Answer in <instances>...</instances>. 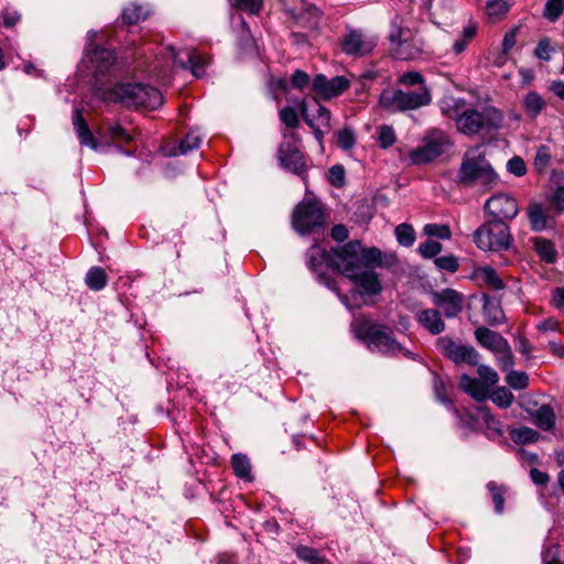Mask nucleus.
Listing matches in <instances>:
<instances>
[{
	"label": "nucleus",
	"mask_w": 564,
	"mask_h": 564,
	"mask_svg": "<svg viewBox=\"0 0 564 564\" xmlns=\"http://www.w3.org/2000/svg\"><path fill=\"white\" fill-rule=\"evenodd\" d=\"M85 282L90 290L100 291L107 285L108 275L102 268L93 267L86 273Z\"/></svg>",
	"instance_id": "27"
},
{
	"label": "nucleus",
	"mask_w": 564,
	"mask_h": 564,
	"mask_svg": "<svg viewBox=\"0 0 564 564\" xmlns=\"http://www.w3.org/2000/svg\"><path fill=\"white\" fill-rule=\"evenodd\" d=\"M551 46L547 39L540 40L535 50L534 55L543 61H550L551 59Z\"/></svg>",
	"instance_id": "59"
},
{
	"label": "nucleus",
	"mask_w": 564,
	"mask_h": 564,
	"mask_svg": "<svg viewBox=\"0 0 564 564\" xmlns=\"http://www.w3.org/2000/svg\"><path fill=\"white\" fill-rule=\"evenodd\" d=\"M355 336L367 343L380 352L395 354L401 350L400 344L394 339L393 332L387 326H381L368 319L356 321L351 324Z\"/></svg>",
	"instance_id": "5"
},
{
	"label": "nucleus",
	"mask_w": 564,
	"mask_h": 564,
	"mask_svg": "<svg viewBox=\"0 0 564 564\" xmlns=\"http://www.w3.org/2000/svg\"><path fill=\"white\" fill-rule=\"evenodd\" d=\"M231 466L232 469L239 478L249 479L250 478V462L246 455L235 454L231 457Z\"/></svg>",
	"instance_id": "33"
},
{
	"label": "nucleus",
	"mask_w": 564,
	"mask_h": 564,
	"mask_svg": "<svg viewBox=\"0 0 564 564\" xmlns=\"http://www.w3.org/2000/svg\"><path fill=\"white\" fill-rule=\"evenodd\" d=\"M202 142L200 137L194 132H188L185 138L180 142L177 148L172 149L169 152V155H183L187 154L188 152H192L193 150L197 149Z\"/></svg>",
	"instance_id": "28"
},
{
	"label": "nucleus",
	"mask_w": 564,
	"mask_h": 564,
	"mask_svg": "<svg viewBox=\"0 0 564 564\" xmlns=\"http://www.w3.org/2000/svg\"><path fill=\"white\" fill-rule=\"evenodd\" d=\"M530 226L534 231H542L553 225V219L540 204H531L528 208Z\"/></svg>",
	"instance_id": "23"
},
{
	"label": "nucleus",
	"mask_w": 564,
	"mask_h": 564,
	"mask_svg": "<svg viewBox=\"0 0 564 564\" xmlns=\"http://www.w3.org/2000/svg\"><path fill=\"white\" fill-rule=\"evenodd\" d=\"M474 242L482 251L502 252L512 247L513 238L506 221L489 220L474 232Z\"/></svg>",
	"instance_id": "4"
},
{
	"label": "nucleus",
	"mask_w": 564,
	"mask_h": 564,
	"mask_svg": "<svg viewBox=\"0 0 564 564\" xmlns=\"http://www.w3.org/2000/svg\"><path fill=\"white\" fill-rule=\"evenodd\" d=\"M107 131L111 139L117 141L128 142L131 140V135L127 132L119 123H109Z\"/></svg>",
	"instance_id": "54"
},
{
	"label": "nucleus",
	"mask_w": 564,
	"mask_h": 564,
	"mask_svg": "<svg viewBox=\"0 0 564 564\" xmlns=\"http://www.w3.org/2000/svg\"><path fill=\"white\" fill-rule=\"evenodd\" d=\"M416 319L433 335H438L445 330V323L441 317V313L435 308L420 311L416 314Z\"/></svg>",
	"instance_id": "21"
},
{
	"label": "nucleus",
	"mask_w": 564,
	"mask_h": 564,
	"mask_svg": "<svg viewBox=\"0 0 564 564\" xmlns=\"http://www.w3.org/2000/svg\"><path fill=\"white\" fill-rule=\"evenodd\" d=\"M456 181L463 187L488 192L498 184L499 176L487 160L482 148L477 145L464 153Z\"/></svg>",
	"instance_id": "2"
},
{
	"label": "nucleus",
	"mask_w": 564,
	"mask_h": 564,
	"mask_svg": "<svg viewBox=\"0 0 564 564\" xmlns=\"http://www.w3.org/2000/svg\"><path fill=\"white\" fill-rule=\"evenodd\" d=\"M73 126L79 143L85 147H89L94 150L97 149V141L90 131L86 119L83 116L80 109H76L73 113Z\"/></svg>",
	"instance_id": "19"
},
{
	"label": "nucleus",
	"mask_w": 564,
	"mask_h": 564,
	"mask_svg": "<svg viewBox=\"0 0 564 564\" xmlns=\"http://www.w3.org/2000/svg\"><path fill=\"white\" fill-rule=\"evenodd\" d=\"M475 278L486 284L491 290L500 291L505 289V283L501 276L491 267H479L475 270Z\"/></svg>",
	"instance_id": "25"
},
{
	"label": "nucleus",
	"mask_w": 564,
	"mask_h": 564,
	"mask_svg": "<svg viewBox=\"0 0 564 564\" xmlns=\"http://www.w3.org/2000/svg\"><path fill=\"white\" fill-rule=\"evenodd\" d=\"M479 414L481 420L487 426V435L489 438H497L503 434L502 425L487 408H479Z\"/></svg>",
	"instance_id": "29"
},
{
	"label": "nucleus",
	"mask_w": 564,
	"mask_h": 564,
	"mask_svg": "<svg viewBox=\"0 0 564 564\" xmlns=\"http://www.w3.org/2000/svg\"><path fill=\"white\" fill-rule=\"evenodd\" d=\"M534 419H535L536 425L544 431H550L551 429H553V426L555 424L554 411L547 404L541 405L536 410Z\"/></svg>",
	"instance_id": "31"
},
{
	"label": "nucleus",
	"mask_w": 564,
	"mask_h": 564,
	"mask_svg": "<svg viewBox=\"0 0 564 564\" xmlns=\"http://www.w3.org/2000/svg\"><path fill=\"white\" fill-rule=\"evenodd\" d=\"M398 83L403 86H426L424 77L419 72H408L402 74Z\"/></svg>",
	"instance_id": "49"
},
{
	"label": "nucleus",
	"mask_w": 564,
	"mask_h": 564,
	"mask_svg": "<svg viewBox=\"0 0 564 564\" xmlns=\"http://www.w3.org/2000/svg\"><path fill=\"white\" fill-rule=\"evenodd\" d=\"M452 142L445 132L438 129L429 131L422 144L410 152L412 164H426L449 150Z\"/></svg>",
	"instance_id": "8"
},
{
	"label": "nucleus",
	"mask_w": 564,
	"mask_h": 564,
	"mask_svg": "<svg viewBox=\"0 0 564 564\" xmlns=\"http://www.w3.org/2000/svg\"><path fill=\"white\" fill-rule=\"evenodd\" d=\"M83 63L91 75L99 77L109 74L115 66L116 55L112 50L88 44L85 48Z\"/></svg>",
	"instance_id": "11"
},
{
	"label": "nucleus",
	"mask_w": 564,
	"mask_h": 564,
	"mask_svg": "<svg viewBox=\"0 0 564 564\" xmlns=\"http://www.w3.org/2000/svg\"><path fill=\"white\" fill-rule=\"evenodd\" d=\"M433 303L440 307L447 318H454L463 311L464 296L453 289H444L432 293Z\"/></svg>",
	"instance_id": "15"
},
{
	"label": "nucleus",
	"mask_w": 564,
	"mask_h": 564,
	"mask_svg": "<svg viewBox=\"0 0 564 564\" xmlns=\"http://www.w3.org/2000/svg\"><path fill=\"white\" fill-rule=\"evenodd\" d=\"M496 354H499L498 365L500 369L507 370L513 366V356L510 350V346L506 350H497Z\"/></svg>",
	"instance_id": "58"
},
{
	"label": "nucleus",
	"mask_w": 564,
	"mask_h": 564,
	"mask_svg": "<svg viewBox=\"0 0 564 564\" xmlns=\"http://www.w3.org/2000/svg\"><path fill=\"white\" fill-rule=\"evenodd\" d=\"M295 553L299 558L308 564H324V558L318 551L308 546H297Z\"/></svg>",
	"instance_id": "41"
},
{
	"label": "nucleus",
	"mask_w": 564,
	"mask_h": 564,
	"mask_svg": "<svg viewBox=\"0 0 564 564\" xmlns=\"http://www.w3.org/2000/svg\"><path fill=\"white\" fill-rule=\"evenodd\" d=\"M485 209L494 217L492 220L513 219L519 213L517 200L506 193H498L487 199Z\"/></svg>",
	"instance_id": "12"
},
{
	"label": "nucleus",
	"mask_w": 564,
	"mask_h": 564,
	"mask_svg": "<svg viewBox=\"0 0 564 564\" xmlns=\"http://www.w3.org/2000/svg\"><path fill=\"white\" fill-rule=\"evenodd\" d=\"M477 372L480 377V381L484 382L487 388L489 389L490 387L495 386L498 383L499 381V376L498 373L489 366H486V365H479L478 366V369H477Z\"/></svg>",
	"instance_id": "47"
},
{
	"label": "nucleus",
	"mask_w": 564,
	"mask_h": 564,
	"mask_svg": "<svg viewBox=\"0 0 564 564\" xmlns=\"http://www.w3.org/2000/svg\"><path fill=\"white\" fill-rule=\"evenodd\" d=\"M486 118L485 116L474 109H468L464 111L457 118V128L460 132L465 134H476L480 131V129L485 126Z\"/></svg>",
	"instance_id": "17"
},
{
	"label": "nucleus",
	"mask_w": 564,
	"mask_h": 564,
	"mask_svg": "<svg viewBox=\"0 0 564 564\" xmlns=\"http://www.w3.org/2000/svg\"><path fill=\"white\" fill-rule=\"evenodd\" d=\"M325 215L319 202L304 199L299 203L292 214V226L300 235H310L323 229Z\"/></svg>",
	"instance_id": "7"
},
{
	"label": "nucleus",
	"mask_w": 564,
	"mask_h": 564,
	"mask_svg": "<svg viewBox=\"0 0 564 564\" xmlns=\"http://www.w3.org/2000/svg\"><path fill=\"white\" fill-rule=\"evenodd\" d=\"M482 311L487 323L491 325L501 324L505 321V313L501 308L500 300L487 294L482 295Z\"/></svg>",
	"instance_id": "24"
},
{
	"label": "nucleus",
	"mask_w": 564,
	"mask_h": 564,
	"mask_svg": "<svg viewBox=\"0 0 564 564\" xmlns=\"http://www.w3.org/2000/svg\"><path fill=\"white\" fill-rule=\"evenodd\" d=\"M332 238L336 241H344L348 238V229L344 225H335L330 231Z\"/></svg>",
	"instance_id": "63"
},
{
	"label": "nucleus",
	"mask_w": 564,
	"mask_h": 564,
	"mask_svg": "<svg viewBox=\"0 0 564 564\" xmlns=\"http://www.w3.org/2000/svg\"><path fill=\"white\" fill-rule=\"evenodd\" d=\"M514 442L520 444L534 443L539 438V433L531 427L522 426L510 432Z\"/></svg>",
	"instance_id": "37"
},
{
	"label": "nucleus",
	"mask_w": 564,
	"mask_h": 564,
	"mask_svg": "<svg viewBox=\"0 0 564 564\" xmlns=\"http://www.w3.org/2000/svg\"><path fill=\"white\" fill-rule=\"evenodd\" d=\"M489 398L495 404L503 409L509 408L514 400L513 394L506 387L496 388Z\"/></svg>",
	"instance_id": "39"
},
{
	"label": "nucleus",
	"mask_w": 564,
	"mask_h": 564,
	"mask_svg": "<svg viewBox=\"0 0 564 564\" xmlns=\"http://www.w3.org/2000/svg\"><path fill=\"white\" fill-rule=\"evenodd\" d=\"M524 110L531 118H536L545 107V101L535 91L525 95L523 99Z\"/></svg>",
	"instance_id": "30"
},
{
	"label": "nucleus",
	"mask_w": 564,
	"mask_h": 564,
	"mask_svg": "<svg viewBox=\"0 0 564 564\" xmlns=\"http://www.w3.org/2000/svg\"><path fill=\"white\" fill-rule=\"evenodd\" d=\"M281 164L289 171L301 174L305 169L304 156L300 150L288 144L280 148Z\"/></svg>",
	"instance_id": "18"
},
{
	"label": "nucleus",
	"mask_w": 564,
	"mask_h": 564,
	"mask_svg": "<svg viewBox=\"0 0 564 564\" xmlns=\"http://www.w3.org/2000/svg\"><path fill=\"white\" fill-rule=\"evenodd\" d=\"M281 121L289 128H297L300 124L297 112L292 107H284L280 110Z\"/></svg>",
	"instance_id": "51"
},
{
	"label": "nucleus",
	"mask_w": 564,
	"mask_h": 564,
	"mask_svg": "<svg viewBox=\"0 0 564 564\" xmlns=\"http://www.w3.org/2000/svg\"><path fill=\"white\" fill-rule=\"evenodd\" d=\"M299 107L304 121L314 129L316 138L321 139L330 130V111L326 107L318 104L317 115L313 117L307 113L305 100H301Z\"/></svg>",
	"instance_id": "16"
},
{
	"label": "nucleus",
	"mask_w": 564,
	"mask_h": 564,
	"mask_svg": "<svg viewBox=\"0 0 564 564\" xmlns=\"http://www.w3.org/2000/svg\"><path fill=\"white\" fill-rule=\"evenodd\" d=\"M476 33H477V28L476 25H468L464 29L463 31V34L460 37H458L454 44H453V52L456 54V55H459L462 54L467 45L469 44V42L476 36Z\"/></svg>",
	"instance_id": "34"
},
{
	"label": "nucleus",
	"mask_w": 564,
	"mask_h": 564,
	"mask_svg": "<svg viewBox=\"0 0 564 564\" xmlns=\"http://www.w3.org/2000/svg\"><path fill=\"white\" fill-rule=\"evenodd\" d=\"M148 15V11L139 4L132 3L123 9L122 18L129 24L138 23L140 20H144Z\"/></svg>",
	"instance_id": "35"
},
{
	"label": "nucleus",
	"mask_w": 564,
	"mask_h": 564,
	"mask_svg": "<svg viewBox=\"0 0 564 564\" xmlns=\"http://www.w3.org/2000/svg\"><path fill=\"white\" fill-rule=\"evenodd\" d=\"M508 10V4L505 0H490L487 3V12L491 18H499Z\"/></svg>",
	"instance_id": "53"
},
{
	"label": "nucleus",
	"mask_w": 564,
	"mask_h": 564,
	"mask_svg": "<svg viewBox=\"0 0 564 564\" xmlns=\"http://www.w3.org/2000/svg\"><path fill=\"white\" fill-rule=\"evenodd\" d=\"M551 91L561 100L564 101V82L563 80H554L550 86Z\"/></svg>",
	"instance_id": "64"
},
{
	"label": "nucleus",
	"mask_w": 564,
	"mask_h": 564,
	"mask_svg": "<svg viewBox=\"0 0 564 564\" xmlns=\"http://www.w3.org/2000/svg\"><path fill=\"white\" fill-rule=\"evenodd\" d=\"M543 563L544 564H562L560 562V547L550 546L543 551Z\"/></svg>",
	"instance_id": "60"
},
{
	"label": "nucleus",
	"mask_w": 564,
	"mask_h": 564,
	"mask_svg": "<svg viewBox=\"0 0 564 564\" xmlns=\"http://www.w3.org/2000/svg\"><path fill=\"white\" fill-rule=\"evenodd\" d=\"M356 139L351 129L345 128L337 133V144L343 150H349L355 145Z\"/></svg>",
	"instance_id": "52"
},
{
	"label": "nucleus",
	"mask_w": 564,
	"mask_h": 564,
	"mask_svg": "<svg viewBox=\"0 0 564 564\" xmlns=\"http://www.w3.org/2000/svg\"><path fill=\"white\" fill-rule=\"evenodd\" d=\"M382 264V253L376 247L364 248L352 240L332 250L328 267L349 279L361 295H377L382 286L373 268Z\"/></svg>",
	"instance_id": "1"
},
{
	"label": "nucleus",
	"mask_w": 564,
	"mask_h": 564,
	"mask_svg": "<svg viewBox=\"0 0 564 564\" xmlns=\"http://www.w3.org/2000/svg\"><path fill=\"white\" fill-rule=\"evenodd\" d=\"M459 387L476 401H484L489 398L487 386L479 379L463 375L459 379Z\"/></svg>",
	"instance_id": "22"
},
{
	"label": "nucleus",
	"mask_w": 564,
	"mask_h": 564,
	"mask_svg": "<svg viewBox=\"0 0 564 564\" xmlns=\"http://www.w3.org/2000/svg\"><path fill=\"white\" fill-rule=\"evenodd\" d=\"M165 62L173 66L191 68L195 77H202L205 74V67L209 64V57L192 48L176 51L173 46H169L165 52Z\"/></svg>",
	"instance_id": "10"
},
{
	"label": "nucleus",
	"mask_w": 564,
	"mask_h": 564,
	"mask_svg": "<svg viewBox=\"0 0 564 564\" xmlns=\"http://www.w3.org/2000/svg\"><path fill=\"white\" fill-rule=\"evenodd\" d=\"M437 350L455 365L477 366L479 361L478 351L469 345H463L448 336L438 337L436 340Z\"/></svg>",
	"instance_id": "9"
},
{
	"label": "nucleus",
	"mask_w": 564,
	"mask_h": 564,
	"mask_svg": "<svg viewBox=\"0 0 564 564\" xmlns=\"http://www.w3.org/2000/svg\"><path fill=\"white\" fill-rule=\"evenodd\" d=\"M506 381L514 390H522L528 387L529 377L523 371H509Z\"/></svg>",
	"instance_id": "44"
},
{
	"label": "nucleus",
	"mask_w": 564,
	"mask_h": 564,
	"mask_svg": "<svg viewBox=\"0 0 564 564\" xmlns=\"http://www.w3.org/2000/svg\"><path fill=\"white\" fill-rule=\"evenodd\" d=\"M550 159H551V156H550L549 148L545 145H542L538 149L534 164L539 169H544L549 164Z\"/></svg>",
	"instance_id": "61"
},
{
	"label": "nucleus",
	"mask_w": 564,
	"mask_h": 564,
	"mask_svg": "<svg viewBox=\"0 0 564 564\" xmlns=\"http://www.w3.org/2000/svg\"><path fill=\"white\" fill-rule=\"evenodd\" d=\"M419 251L423 258L430 259L442 251V245L435 240H426L419 246Z\"/></svg>",
	"instance_id": "50"
},
{
	"label": "nucleus",
	"mask_w": 564,
	"mask_h": 564,
	"mask_svg": "<svg viewBox=\"0 0 564 564\" xmlns=\"http://www.w3.org/2000/svg\"><path fill=\"white\" fill-rule=\"evenodd\" d=\"M321 18H322L321 10L313 4H308L307 7H305L301 13V19L306 20L307 26L311 29L317 28V25L319 24Z\"/></svg>",
	"instance_id": "45"
},
{
	"label": "nucleus",
	"mask_w": 564,
	"mask_h": 564,
	"mask_svg": "<svg viewBox=\"0 0 564 564\" xmlns=\"http://www.w3.org/2000/svg\"><path fill=\"white\" fill-rule=\"evenodd\" d=\"M307 265L312 271L318 272L323 265L328 267V257L332 256V251L327 252L324 248L318 245L312 246L307 251Z\"/></svg>",
	"instance_id": "26"
},
{
	"label": "nucleus",
	"mask_w": 564,
	"mask_h": 564,
	"mask_svg": "<svg viewBox=\"0 0 564 564\" xmlns=\"http://www.w3.org/2000/svg\"><path fill=\"white\" fill-rule=\"evenodd\" d=\"M349 86L350 80L345 76H335L328 79L324 74H318L312 82L314 91L326 100L341 95Z\"/></svg>",
	"instance_id": "13"
},
{
	"label": "nucleus",
	"mask_w": 564,
	"mask_h": 564,
	"mask_svg": "<svg viewBox=\"0 0 564 564\" xmlns=\"http://www.w3.org/2000/svg\"><path fill=\"white\" fill-rule=\"evenodd\" d=\"M534 249L536 253L546 262L552 263L555 261L556 251L550 240L544 238L534 239Z\"/></svg>",
	"instance_id": "32"
},
{
	"label": "nucleus",
	"mask_w": 564,
	"mask_h": 564,
	"mask_svg": "<svg viewBox=\"0 0 564 564\" xmlns=\"http://www.w3.org/2000/svg\"><path fill=\"white\" fill-rule=\"evenodd\" d=\"M552 204L556 207L558 212L564 210V186H558L551 197Z\"/></svg>",
	"instance_id": "62"
},
{
	"label": "nucleus",
	"mask_w": 564,
	"mask_h": 564,
	"mask_svg": "<svg viewBox=\"0 0 564 564\" xmlns=\"http://www.w3.org/2000/svg\"><path fill=\"white\" fill-rule=\"evenodd\" d=\"M377 42L358 30H350L341 41L343 51L352 56H364L372 52Z\"/></svg>",
	"instance_id": "14"
},
{
	"label": "nucleus",
	"mask_w": 564,
	"mask_h": 564,
	"mask_svg": "<svg viewBox=\"0 0 564 564\" xmlns=\"http://www.w3.org/2000/svg\"><path fill=\"white\" fill-rule=\"evenodd\" d=\"M424 235L448 240L452 237L451 228L447 225L426 224L423 228Z\"/></svg>",
	"instance_id": "43"
},
{
	"label": "nucleus",
	"mask_w": 564,
	"mask_h": 564,
	"mask_svg": "<svg viewBox=\"0 0 564 564\" xmlns=\"http://www.w3.org/2000/svg\"><path fill=\"white\" fill-rule=\"evenodd\" d=\"M434 263L440 270L452 273L456 272L459 268L458 259L453 254L435 258Z\"/></svg>",
	"instance_id": "48"
},
{
	"label": "nucleus",
	"mask_w": 564,
	"mask_h": 564,
	"mask_svg": "<svg viewBox=\"0 0 564 564\" xmlns=\"http://www.w3.org/2000/svg\"><path fill=\"white\" fill-rule=\"evenodd\" d=\"M291 83L294 88L303 89L310 84V76L301 70L296 69L291 76Z\"/></svg>",
	"instance_id": "57"
},
{
	"label": "nucleus",
	"mask_w": 564,
	"mask_h": 564,
	"mask_svg": "<svg viewBox=\"0 0 564 564\" xmlns=\"http://www.w3.org/2000/svg\"><path fill=\"white\" fill-rule=\"evenodd\" d=\"M431 93L426 86L414 90L384 89L380 95V106L389 111L415 110L431 102Z\"/></svg>",
	"instance_id": "6"
},
{
	"label": "nucleus",
	"mask_w": 564,
	"mask_h": 564,
	"mask_svg": "<svg viewBox=\"0 0 564 564\" xmlns=\"http://www.w3.org/2000/svg\"><path fill=\"white\" fill-rule=\"evenodd\" d=\"M104 98L145 110H154L163 102L159 89L141 83L117 84Z\"/></svg>",
	"instance_id": "3"
},
{
	"label": "nucleus",
	"mask_w": 564,
	"mask_h": 564,
	"mask_svg": "<svg viewBox=\"0 0 564 564\" xmlns=\"http://www.w3.org/2000/svg\"><path fill=\"white\" fill-rule=\"evenodd\" d=\"M507 169L510 173L514 174L516 176H522L527 172L525 163L519 156L510 159L508 161Z\"/></svg>",
	"instance_id": "56"
},
{
	"label": "nucleus",
	"mask_w": 564,
	"mask_h": 564,
	"mask_svg": "<svg viewBox=\"0 0 564 564\" xmlns=\"http://www.w3.org/2000/svg\"><path fill=\"white\" fill-rule=\"evenodd\" d=\"M395 236L400 245L410 247L414 243L415 232L412 226L401 224L395 227Z\"/></svg>",
	"instance_id": "42"
},
{
	"label": "nucleus",
	"mask_w": 564,
	"mask_h": 564,
	"mask_svg": "<svg viewBox=\"0 0 564 564\" xmlns=\"http://www.w3.org/2000/svg\"><path fill=\"white\" fill-rule=\"evenodd\" d=\"M234 7L249 14H258L263 7V0H234Z\"/></svg>",
	"instance_id": "46"
},
{
	"label": "nucleus",
	"mask_w": 564,
	"mask_h": 564,
	"mask_svg": "<svg viewBox=\"0 0 564 564\" xmlns=\"http://www.w3.org/2000/svg\"><path fill=\"white\" fill-rule=\"evenodd\" d=\"M487 488H488V490L491 495V499L495 503L496 512L498 514H501L503 512V508H505L506 488L497 485L494 481L488 482Z\"/></svg>",
	"instance_id": "38"
},
{
	"label": "nucleus",
	"mask_w": 564,
	"mask_h": 564,
	"mask_svg": "<svg viewBox=\"0 0 564 564\" xmlns=\"http://www.w3.org/2000/svg\"><path fill=\"white\" fill-rule=\"evenodd\" d=\"M328 180L332 185L340 187L345 183V170L341 165H334L328 173Z\"/></svg>",
	"instance_id": "55"
},
{
	"label": "nucleus",
	"mask_w": 564,
	"mask_h": 564,
	"mask_svg": "<svg viewBox=\"0 0 564 564\" xmlns=\"http://www.w3.org/2000/svg\"><path fill=\"white\" fill-rule=\"evenodd\" d=\"M397 140L394 129L387 124L377 128V141L382 149H388L394 144Z\"/></svg>",
	"instance_id": "36"
},
{
	"label": "nucleus",
	"mask_w": 564,
	"mask_h": 564,
	"mask_svg": "<svg viewBox=\"0 0 564 564\" xmlns=\"http://www.w3.org/2000/svg\"><path fill=\"white\" fill-rule=\"evenodd\" d=\"M478 343L489 350L496 352L497 350H506L508 341L498 333L490 330L486 327H479L475 332Z\"/></svg>",
	"instance_id": "20"
},
{
	"label": "nucleus",
	"mask_w": 564,
	"mask_h": 564,
	"mask_svg": "<svg viewBox=\"0 0 564 564\" xmlns=\"http://www.w3.org/2000/svg\"><path fill=\"white\" fill-rule=\"evenodd\" d=\"M564 11V0H547L544 6L543 17L551 22L558 20Z\"/></svg>",
	"instance_id": "40"
}]
</instances>
